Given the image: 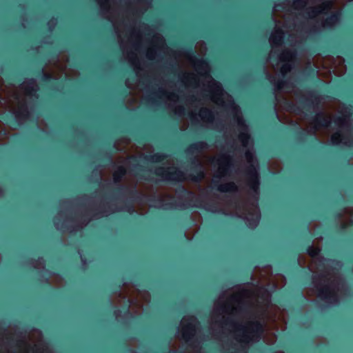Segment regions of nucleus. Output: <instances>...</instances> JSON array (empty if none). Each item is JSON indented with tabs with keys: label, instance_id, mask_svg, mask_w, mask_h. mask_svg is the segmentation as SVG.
I'll list each match as a JSON object with an SVG mask.
<instances>
[{
	"label": "nucleus",
	"instance_id": "a19ab883",
	"mask_svg": "<svg viewBox=\"0 0 353 353\" xmlns=\"http://www.w3.org/2000/svg\"><path fill=\"white\" fill-rule=\"evenodd\" d=\"M216 137H217V136H216V135L208 134L205 137V139L210 143H215V142H216Z\"/></svg>",
	"mask_w": 353,
	"mask_h": 353
},
{
	"label": "nucleus",
	"instance_id": "423d86ee",
	"mask_svg": "<svg viewBox=\"0 0 353 353\" xmlns=\"http://www.w3.org/2000/svg\"><path fill=\"white\" fill-rule=\"evenodd\" d=\"M246 175L248 178V185L252 192L259 194L260 178L254 165L250 164L245 170Z\"/></svg>",
	"mask_w": 353,
	"mask_h": 353
},
{
	"label": "nucleus",
	"instance_id": "9b49d317",
	"mask_svg": "<svg viewBox=\"0 0 353 353\" xmlns=\"http://www.w3.org/2000/svg\"><path fill=\"white\" fill-rule=\"evenodd\" d=\"M168 168L169 167L165 166H156L154 170L150 168L145 169L143 165L136 163L132 164L131 170L134 172V174L136 172H139V173H145L146 174H148V172H150L157 176V179H159L163 174L167 171Z\"/></svg>",
	"mask_w": 353,
	"mask_h": 353
},
{
	"label": "nucleus",
	"instance_id": "3c124183",
	"mask_svg": "<svg viewBox=\"0 0 353 353\" xmlns=\"http://www.w3.org/2000/svg\"><path fill=\"white\" fill-rule=\"evenodd\" d=\"M177 113L179 115L184 114H185V108L183 107H179L178 108Z\"/></svg>",
	"mask_w": 353,
	"mask_h": 353
},
{
	"label": "nucleus",
	"instance_id": "a211bd4d",
	"mask_svg": "<svg viewBox=\"0 0 353 353\" xmlns=\"http://www.w3.org/2000/svg\"><path fill=\"white\" fill-rule=\"evenodd\" d=\"M341 17V12L340 11H336L332 12L330 16H328L323 22V26L327 28L333 27L336 23H338Z\"/></svg>",
	"mask_w": 353,
	"mask_h": 353
},
{
	"label": "nucleus",
	"instance_id": "69168bd1",
	"mask_svg": "<svg viewBox=\"0 0 353 353\" xmlns=\"http://www.w3.org/2000/svg\"><path fill=\"white\" fill-rule=\"evenodd\" d=\"M214 85L216 86V88L218 90H221V85L219 84V83L215 82V83H214Z\"/></svg>",
	"mask_w": 353,
	"mask_h": 353
},
{
	"label": "nucleus",
	"instance_id": "f8f14e48",
	"mask_svg": "<svg viewBox=\"0 0 353 353\" xmlns=\"http://www.w3.org/2000/svg\"><path fill=\"white\" fill-rule=\"evenodd\" d=\"M217 161L224 175L229 174L234 167V159L230 154H222Z\"/></svg>",
	"mask_w": 353,
	"mask_h": 353
},
{
	"label": "nucleus",
	"instance_id": "79ce46f5",
	"mask_svg": "<svg viewBox=\"0 0 353 353\" xmlns=\"http://www.w3.org/2000/svg\"><path fill=\"white\" fill-rule=\"evenodd\" d=\"M248 227L249 228H254L256 227L258 224V220L254 219H248Z\"/></svg>",
	"mask_w": 353,
	"mask_h": 353
},
{
	"label": "nucleus",
	"instance_id": "1a4fd4ad",
	"mask_svg": "<svg viewBox=\"0 0 353 353\" xmlns=\"http://www.w3.org/2000/svg\"><path fill=\"white\" fill-rule=\"evenodd\" d=\"M305 235L308 236L306 246L301 245V250L306 252L310 257L315 259L317 258L321 253V249L318 247H314L312 243V239L313 235L310 233L308 224L306 225L305 228Z\"/></svg>",
	"mask_w": 353,
	"mask_h": 353
},
{
	"label": "nucleus",
	"instance_id": "4468645a",
	"mask_svg": "<svg viewBox=\"0 0 353 353\" xmlns=\"http://www.w3.org/2000/svg\"><path fill=\"white\" fill-rule=\"evenodd\" d=\"M28 117V112H26V113H23L22 112H17L16 114H12V113H8V114H6L3 117V119L7 123H9L10 125H14V126H17V127H19L21 126V123L19 122V120H21V119H27Z\"/></svg>",
	"mask_w": 353,
	"mask_h": 353
},
{
	"label": "nucleus",
	"instance_id": "e2e57ef3",
	"mask_svg": "<svg viewBox=\"0 0 353 353\" xmlns=\"http://www.w3.org/2000/svg\"><path fill=\"white\" fill-rule=\"evenodd\" d=\"M167 353H182L181 352L177 351V350H169Z\"/></svg>",
	"mask_w": 353,
	"mask_h": 353
},
{
	"label": "nucleus",
	"instance_id": "f704fd0d",
	"mask_svg": "<svg viewBox=\"0 0 353 353\" xmlns=\"http://www.w3.org/2000/svg\"><path fill=\"white\" fill-rule=\"evenodd\" d=\"M123 285H124V279H123L119 280L117 283H114L112 285V286L114 287L112 293H115L117 292L120 291Z\"/></svg>",
	"mask_w": 353,
	"mask_h": 353
},
{
	"label": "nucleus",
	"instance_id": "20e7f679",
	"mask_svg": "<svg viewBox=\"0 0 353 353\" xmlns=\"http://www.w3.org/2000/svg\"><path fill=\"white\" fill-rule=\"evenodd\" d=\"M223 323L225 325L235 327L236 331L241 332V336L245 342H249L251 340V337L248 333H251L254 335H261L263 332V325L259 321L250 322L248 328L236 323V322L231 318L225 319Z\"/></svg>",
	"mask_w": 353,
	"mask_h": 353
},
{
	"label": "nucleus",
	"instance_id": "6ab92c4d",
	"mask_svg": "<svg viewBox=\"0 0 353 353\" xmlns=\"http://www.w3.org/2000/svg\"><path fill=\"white\" fill-rule=\"evenodd\" d=\"M176 192L182 194L186 199H190L189 201L183 203V205L185 208H189L192 206L191 202L193 201V199L195 197L194 193L190 190H188L185 187L181 185L179 188L176 189Z\"/></svg>",
	"mask_w": 353,
	"mask_h": 353
},
{
	"label": "nucleus",
	"instance_id": "393cba45",
	"mask_svg": "<svg viewBox=\"0 0 353 353\" xmlns=\"http://www.w3.org/2000/svg\"><path fill=\"white\" fill-rule=\"evenodd\" d=\"M126 169L124 166L120 165L113 174V180L114 183H120L124 176L126 174Z\"/></svg>",
	"mask_w": 353,
	"mask_h": 353
},
{
	"label": "nucleus",
	"instance_id": "f257e3e1",
	"mask_svg": "<svg viewBox=\"0 0 353 353\" xmlns=\"http://www.w3.org/2000/svg\"><path fill=\"white\" fill-rule=\"evenodd\" d=\"M188 165L190 168V173L188 176V179L193 182L199 183L205 177L203 167L200 161L195 157H190L188 161ZM134 175L139 179L148 182L154 183H166L175 185L185 181L187 177L185 173L177 168H168L159 179H155L150 174L145 173H139L136 172Z\"/></svg>",
	"mask_w": 353,
	"mask_h": 353
},
{
	"label": "nucleus",
	"instance_id": "6e6552de",
	"mask_svg": "<svg viewBox=\"0 0 353 353\" xmlns=\"http://www.w3.org/2000/svg\"><path fill=\"white\" fill-rule=\"evenodd\" d=\"M332 1H325L317 7H312L307 9L305 14L308 18L313 19L319 14H327L332 8Z\"/></svg>",
	"mask_w": 353,
	"mask_h": 353
},
{
	"label": "nucleus",
	"instance_id": "c85d7f7f",
	"mask_svg": "<svg viewBox=\"0 0 353 353\" xmlns=\"http://www.w3.org/2000/svg\"><path fill=\"white\" fill-rule=\"evenodd\" d=\"M343 138V134L341 132H337L332 136L331 141L333 144L339 145L341 142L342 139Z\"/></svg>",
	"mask_w": 353,
	"mask_h": 353
},
{
	"label": "nucleus",
	"instance_id": "c756f323",
	"mask_svg": "<svg viewBox=\"0 0 353 353\" xmlns=\"http://www.w3.org/2000/svg\"><path fill=\"white\" fill-rule=\"evenodd\" d=\"M271 99H272V108H273V112H272V118H273V120H274V123L275 124H277L278 123V121L279 120V119L278 114H277V112L276 111V103L274 102L275 96H274V93L271 96Z\"/></svg>",
	"mask_w": 353,
	"mask_h": 353
},
{
	"label": "nucleus",
	"instance_id": "e433bc0d",
	"mask_svg": "<svg viewBox=\"0 0 353 353\" xmlns=\"http://www.w3.org/2000/svg\"><path fill=\"white\" fill-rule=\"evenodd\" d=\"M307 134L306 132L303 129L299 128V130L296 132V137L299 140L305 139L307 137Z\"/></svg>",
	"mask_w": 353,
	"mask_h": 353
},
{
	"label": "nucleus",
	"instance_id": "bb28decb",
	"mask_svg": "<svg viewBox=\"0 0 353 353\" xmlns=\"http://www.w3.org/2000/svg\"><path fill=\"white\" fill-rule=\"evenodd\" d=\"M239 139L243 146L246 147L251 139L250 134L247 132H241L239 135Z\"/></svg>",
	"mask_w": 353,
	"mask_h": 353
},
{
	"label": "nucleus",
	"instance_id": "37998d69",
	"mask_svg": "<svg viewBox=\"0 0 353 353\" xmlns=\"http://www.w3.org/2000/svg\"><path fill=\"white\" fill-rule=\"evenodd\" d=\"M299 304L301 305H305V302H306V299L304 296L302 292H301L299 294Z\"/></svg>",
	"mask_w": 353,
	"mask_h": 353
},
{
	"label": "nucleus",
	"instance_id": "4be33fe9",
	"mask_svg": "<svg viewBox=\"0 0 353 353\" xmlns=\"http://www.w3.org/2000/svg\"><path fill=\"white\" fill-rule=\"evenodd\" d=\"M284 32L281 28H277L275 30L274 34L271 37L272 43L276 46H280L283 44L284 41Z\"/></svg>",
	"mask_w": 353,
	"mask_h": 353
},
{
	"label": "nucleus",
	"instance_id": "5701e85b",
	"mask_svg": "<svg viewBox=\"0 0 353 353\" xmlns=\"http://www.w3.org/2000/svg\"><path fill=\"white\" fill-rule=\"evenodd\" d=\"M195 327L192 323H188L184 328L182 337L186 341H190L194 335Z\"/></svg>",
	"mask_w": 353,
	"mask_h": 353
},
{
	"label": "nucleus",
	"instance_id": "bf43d9fd",
	"mask_svg": "<svg viewBox=\"0 0 353 353\" xmlns=\"http://www.w3.org/2000/svg\"><path fill=\"white\" fill-rule=\"evenodd\" d=\"M165 205L169 207L170 208H173L174 206L175 205V203H167Z\"/></svg>",
	"mask_w": 353,
	"mask_h": 353
},
{
	"label": "nucleus",
	"instance_id": "72a5a7b5",
	"mask_svg": "<svg viewBox=\"0 0 353 353\" xmlns=\"http://www.w3.org/2000/svg\"><path fill=\"white\" fill-rule=\"evenodd\" d=\"M37 91H38L37 88L28 86L26 90V93L28 95L34 97L37 99L39 97Z\"/></svg>",
	"mask_w": 353,
	"mask_h": 353
},
{
	"label": "nucleus",
	"instance_id": "6e6d98bb",
	"mask_svg": "<svg viewBox=\"0 0 353 353\" xmlns=\"http://www.w3.org/2000/svg\"><path fill=\"white\" fill-rule=\"evenodd\" d=\"M124 314H128V315H131V313H130V309H129V306H126L125 307V309L124 310Z\"/></svg>",
	"mask_w": 353,
	"mask_h": 353
},
{
	"label": "nucleus",
	"instance_id": "09e8293b",
	"mask_svg": "<svg viewBox=\"0 0 353 353\" xmlns=\"http://www.w3.org/2000/svg\"><path fill=\"white\" fill-rule=\"evenodd\" d=\"M228 308L229 306L227 304H224L219 307V310H221L223 312H227Z\"/></svg>",
	"mask_w": 353,
	"mask_h": 353
},
{
	"label": "nucleus",
	"instance_id": "864d4df0",
	"mask_svg": "<svg viewBox=\"0 0 353 353\" xmlns=\"http://www.w3.org/2000/svg\"><path fill=\"white\" fill-rule=\"evenodd\" d=\"M292 261H293V263L295 265H299V259L296 256H294L292 259Z\"/></svg>",
	"mask_w": 353,
	"mask_h": 353
},
{
	"label": "nucleus",
	"instance_id": "2eb2a0df",
	"mask_svg": "<svg viewBox=\"0 0 353 353\" xmlns=\"http://www.w3.org/2000/svg\"><path fill=\"white\" fill-rule=\"evenodd\" d=\"M214 187L221 192H236L238 191V187L234 182H228L223 184H220L218 181H213Z\"/></svg>",
	"mask_w": 353,
	"mask_h": 353
},
{
	"label": "nucleus",
	"instance_id": "603ef678",
	"mask_svg": "<svg viewBox=\"0 0 353 353\" xmlns=\"http://www.w3.org/2000/svg\"><path fill=\"white\" fill-rule=\"evenodd\" d=\"M115 308H116V310H114L113 315L115 316H119L121 311L117 307Z\"/></svg>",
	"mask_w": 353,
	"mask_h": 353
},
{
	"label": "nucleus",
	"instance_id": "49530a36",
	"mask_svg": "<svg viewBox=\"0 0 353 353\" xmlns=\"http://www.w3.org/2000/svg\"><path fill=\"white\" fill-rule=\"evenodd\" d=\"M128 94V92L126 89H123L119 92V95L123 97V98H125Z\"/></svg>",
	"mask_w": 353,
	"mask_h": 353
},
{
	"label": "nucleus",
	"instance_id": "de8ad7c7",
	"mask_svg": "<svg viewBox=\"0 0 353 353\" xmlns=\"http://www.w3.org/2000/svg\"><path fill=\"white\" fill-rule=\"evenodd\" d=\"M276 21L273 18L272 13L269 14L268 23L270 25L276 23Z\"/></svg>",
	"mask_w": 353,
	"mask_h": 353
},
{
	"label": "nucleus",
	"instance_id": "4c0bfd02",
	"mask_svg": "<svg viewBox=\"0 0 353 353\" xmlns=\"http://www.w3.org/2000/svg\"><path fill=\"white\" fill-rule=\"evenodd\" d=\"M125 212H127L128 213H132V212H134V206H133V203H126L123 208H122Z\"/></svg>",
	"mask_w": 353,
	"mask_h": 353
},
{
	"label": "nucleus",
	"instance_id": "4d7b16f0",
	"mask_svg": "<svg viewBox=\"0 0 353 353\" xmlns=\"http://www.w3.org/2000/svg\"><path fill=\"white\" fill-rule=\"evenodd\" d=\"M346 228H347V225L345 223L341 224L340 229H341V231L345 230Z\"/></svg>",
	"mask_w": 353,
	"mask_h": 353
},
{
	"label": "nucleus",
	"instance_id": "ddd939ff",
	"mask_svg": "<svg viewBox=\"0 0 353 353\" xmlns=\"http://www.w3.org/2000/svg\"><path fill=\"white\" fill-rule=\"evenodd\" d=\"M312 122L314 124L315 130L320 128H328L331 125V120L324 112L320 111L312 117Z\"/></svg>",
	"mask_w": 353,
	"mask_h": 353
},
{
	"label": "nucleus",
	"instance_id": "412c9836",
	"mask_svg": "<svg viewBox=\"0 0 353 353\" xmlns=\"http://www.w3.org/2000/svg\"><path fill=\"white\" fill-rule=\"evenodd\" d=\"M37 77H40L41 81L45 85H49L52 83L54 79L52 74L48 73H45L43 72V69L41 68L37 70L35 73Z\"/></svg>",
	"mask_w": 353,
	"mask_h": 353
},
{
	"label": "nucleus",
	"instance_id": "9d476101",
	"mask_svg": "<svg viewBox=\"0 0 353 353\" xmlns=\"http://www.w3.org/2000/svg\"><path fill=\"white\" fill-rule=\"evenodd\" d=\"M251 294V291L248 289H242L238 294H232L230 296L229 300L231 301H238L240 305L239 306V310L242 312H248V308L251 305L250 303L244 301L241 297H248Z\"/></svg>",
	"mask_w": 353,
	"mask_h": 353
},
{
	"label": "nucleus",
	"instance_id": "5fc2aeb1",
	"mask_svg": "<svg viewBox=\"0 0 353 353\" xmlns=\"http://www.w3.org/2000/svg\"><path fill=\"white\" fill-rule=\"evenodd\" d=\"M334 215L336 218L340 219L342 216V213L341 212H336Z\"/></svg>",
	"mask_w": 353,
	"mask_h": 353
},
{
	"label": "nucleus",
	"instance_id": "680f3d73",
	"mask_svg": "<svg viewBox=\"0 0 353 353\" xmlns=\"http://www.w3.org/2000/svg\"><path fill=\"white\" fill-rule=\"evenodd\" d=\"M148 101H150V102H151V103H156V101H155V100H154V99L153 97H148Z\"/></svg>",
	"mask_w": 353,
	"mask_h": 353
},
{
	"label": "nucleus",
	"instance_id": "39448f33",
	"mask_svg": "<svg viewBox=\"0 0 353 353\" xmlns=\"http://www.w3.org/2000/svg\"><path fill=\"white\" fill-rule=\"evenodd\" d=\"M183 53L189 59L193 61L196 68L198 70L204 71L209 68V63L207 59L198 58L192 44H186L182 48Z\"/></svg>",
	"mask_w": 353,
	"mask_h": 353
},
{
	"label": "nucleus",
	"instance_id": "0eeeda50",
	"mask_svg": "<svg viewBox=\"0 0 353 353\" xmlns=\"http://www.w3.org/2000/svg\"><path fill=\"white\" fill-rule=\"evenodd\" d=\"M317 296L321 300H324L327 303H333L338 301L337 294L335 290L330 285H324L316 288Z\"/></svg>",
	"mask_w": 353,
	"mask_h": 353
},
{
	"label": "nucleus",
	"instance_id": "774afa93",
	"mask_svg": "<svg viewBox=\"0 0 353 353\" xmlns=\"http://www.w3.org/2000/svg\"><path fill=\"white\" fill-rule=\"evenodd\" d=\"M319 278H320L321 280H325V279H326V276H325V275H324V274H321V275L319 276Z\"/></svg>",
	"mask_w": 353,
	"mask_h": 353
},
{
	"label": "nucleus",
	"instance_id": "b1692460",
	"mask_svg": "<svg viewBox=\"0 0 353 353\" xmlns=\"http://www.w3.org/2000/svg\"><path fill=\"white\" fill-rule=\"evenodd\" d=\"M199 115L201 119H205L210 123L214 119V112L207 108H202L199 111Z\"/></svg>",
	"mask_w": 353,
	"mask_h": 353
},
{
	"label": "nucleus",
	"instance_id": "7ed1b4c3",
	"mask_svg": "<svg viewBox=\"0 0 353 353\" xmlns=\"http://www.w3.org/2000/svg\"><path fill=\"white\" fill-rule=\"evenodd\" d=\"M321 102V94L319 90L309 89L307 96L301 95L299 98V105L292 101H286L285 107L287 110L300 114L303 110L310 112L312 109L317 108Z\"/></svg>",
	"mask_w": 353,
	"mask_h": 353
},
{
	"label": "nucleus",
	"instance_id": "7c9ffc66",
	"mask_svg": "<svg viewBox=\"0 0 353 353\" xmlns=\"http://www.w3.org/2000/svg\"><path fill=\"white\" fill-rule=\"evenodd\" d=\"M303 74L306 78L311 79H315L316 74V70L312 67L307 68L303 72Z\"/></svg>",
	"mask_w": 353,
	"mask_h": 353
},
{
	"label": "nucleus",
	"instance_id": "2f4dec72",
	"mask_svg": "<svg viewBox=\"0 0 353 353\" xmlns=\"http://www.w3.org/2000/svg\"><path fill=\"white\" fill-rule=\"evenodd\" d=\"M181 81L182 82H184V81H188V82H190V83H196V79L195 78V77L192 74H189V73H183V77H181Z\"/></svg>",
	"mask_w": 353,
	"mask_h": 353
},
{
	"label": "nucleus",
	"instance_id": "a878e982",
	"mask_svg": "<svg viewBox=\"0 0 353 353\" xmlns=\"http://www.w3.org/2000/svg\"><path fill=\"white\" fill-rule=\"evenodd\" d=\"M352 108L351 106L345 108V110H347V116H344L343 117H338L334 119V123L336 125H345L346 124L347 117H350L352 114V112H351L352 108Z\"/></svg>",
	"mask_w": 353,
	"mask_h": 353
},
{
	"label": "nucleus",
	"instance_id": "c03bdc74",
	"mask_svg": "<svg viewBox=\"0 0 353 353\" xmlns=\"http://www.w3.org/2000/svg\"><path fill=\"white\" fill-rule=\"evenodd\" d=\"M245 157L249 162H251L254 159L252 153L250 151L245 152Z\"/></svg>",
	"mask_w": 353,
	"mask_h": 353
},
{
	"label": "nucleus",
	"instance_id": "0e129e2a",
	"mask_svg": "<svg viewBox=\"0 0 353 353\" xmlns=\"http://www.w3.org/2000/svg\"><path fill=\"white\" fill-rule=\"evenodd\" d=\"M34 79H30L28 80V83L29 85H32V84H34Z\"/></svg>",
	"mask_w": 353,
	"mask_h": 353
},
{
	"label": "nucleus",
	"instance_id": "f03ea898",
	"mask_svg": "<svg viewBox=\"0 0 353 353\" xmlns=\"http://www.w3.org/2000/svg\"><path fill=\"white\" fill-rule=\"evenodd\" d=\"M296 52L295 50H285L281 55V61L284 63L280 68V74L282 79H275L272 75L266 73L269 79H273L274 81L271 82L274 87L276 92H280L283 88H292L294 85L290 83V79L287 77V74L293 69L292 63L296 58Z\"/></svg>",
	"mask_w": 353,
	"mask_h": 353
},
{
	"label": "nucleus",
	"instance_id": "cd10ccee",
	"mask_svg": "<svg viewBox=\"0 0 353 353\" xmlns=\"http://www.w3.org/2000/svg\"><path fill=\"white\" fill-rule=\"evenodd\" d=\"M107 150L108 152L106 153V157L108 161H112V154L115 152L116 145L114 143H108Z\"/></svg>",
	"mask_w": 353,
	"mask_h": 353
},
{
	"label": "nucleus",
	"instance_id": "052dcab7",
	"mask_svg": "<svg viewBox=\"0 0 353 353\" xmlns=\"http://www.w3.org/2000/svg\"><path fill=\"white\" fill-rule=\"evenodd\" d=\"M304 272H305V276H306L308 279H310V278L311 277V274H310V271H308V270H305V271H304Z\"/></svg>",
	"mask_w": 353,
	"mask_h": 353
},
{
	"label": "nucleus",
	"instance_id": "c9c22d12",
	"mask_svg": "<svg viewBox=\"0 0 353 353\" xmlns=\"http://www.w3.org/2000/svg\"><path fill=\"white\" fill-rule=\"evenodd\" d=\"M132 135L134 141H136L137 142H138L139 143L148 141V139H147L146 136H145V135L138 134H132Z\"/></svg>",
	"mask_w": 353,
	"mask_h": 353
},
{
	"label": "nucleus",
	"instance_id": "8fccbe9b",
	"mask_svg": "<svg viewBox=\"0 0 353 353\" xmlns=\"http://www.w3.org/2000/svg\"><path fill=\"white\" fill-rule=\"evenodd\" d=\"M170 69V70L172 71V72H173L174 74L176 73V71L177 70V68H176V64H170V67L169 68Z\"/></svg>",
	"mask_w": 353,
	"mask_h": 353
},
{
	"label": "nucleus",
	"instance_id": "ea45409f",
	"mask_svg": "<svg viewBox=\"0 0 353 353\" xmlns=\"http://www.w3.org/2000/svg\"><path fill=\"white\" fill-rule=\"evenodd\" d=\"M237 123H238V125H239V127L242 129V130H247V126L245 123V121L244 120L241 118V117H237Z\"/></svg>",
	"mask_w": 353,
	"mask_h": 353
},
{
	"label": "nucleus",
	"instance_id": "473e14b6",
	"mask_svg": "<svg viewBox=\"0 0 353 353\" xmlns=\"http://www.w3.org/2000/svg\"><path fill=\"white\" fill-rule=\"evenodd\" d=\"M293 5L296 9H303L306 6L305 0H294Z\"/></svg>",
	"mask_w": 353,
	"mask_h": 353
},
{
	"label": "nucleus",
	"instance_id": "13d9d810",
	"mask_svg": "<svg viewBox=\"0 0 353 353\" xmlns=\"http://www.w3.org/2000/svg\"><path fill=\"white\" fill-rule=\"evenodd\" d=\"M228 146H229V148H228V151L229 152H232V151L235 150L233 143L232 144H228Z\"/></svg>",
	"mask_w": 353,
	"mask_h": 353
},
{
	"label": "nucleus",
	"instance_id": "aec40b11",
	"mask_svg": "<svg viewBox=\"0 0 353 353\" xmlns=\"http://www.w3.org/2000/svg\"><path fill=\"white\" fill-rule=\"evenodd\" d=\"M125 191H128V195L132 199H135L139 194V192L136 189L128 190V187L124 185H119L114 189V192L117 195H123Z\"/></svg>",
	"mask_w": 353,
	"mask_h": 353
},
{
	"label": "nucleus",
	"instance_id": "58836bf2",
	"mask_svg": "<svg viewBox=\"0 0 353 353\" xmlns=\"http://www.w3.org/2000/svg\"><path fill=\"white\" fill-rule=\"evenodd\" d=\"M8 343L11 345H19L21 343H23L24 341L22 340H17L13 338H9Z\"/></svg>",
	"mask_w": 353,
	"mask_h": 353
},
{
	"label": "nucleus",
	"instance_id": "dca6fc26",
	"mask_svg": "<svg viewBox=\"0 0 353 353\" xmlns=\"http://www.w3.org/2000/svg\"><path fill=\"white\" fill-rule=\"evenodd\" d=\"M168 155L164 152H156L152 154L143 155V159L145 162L152 163H160L165 161Z\"/></svg>",
	"mask_w": 353,
	"mask_h": 353
},
{
	"label": "nucleus",
	"instance_id": "338daca9",
	"mask_svg": "<svg viewBox=\"0 0 353 353\" xmlns=\"http://www.w3.org/2000/svg\"><path fill=\"white\" fill-rule=\"evenodd\" d=\"M95 183L99 184V185L101 184V178H97V180L95 181Z\"/></svg>",
	"mask_w": 353,
	"mask_h": 353
},
{
	"label": "nucleus",
	"instance_id": "f3484780",
	"mask_svg": "<svg viewBox=\"0 0 353 353\" xmlns=\"http://www.w3.org/2000/svg\"><path fill=\"white\" fill-rule=\"evenodd\" d=\"M209 147L205 141H197L190 143L185 150L187 154H194L201 152Z\"/></svg>",
	"mask_w": 353,
	"mask_h": 353
},
{
	"label": "nucleus",
	"instance_id": "a18cd8bd",
	"mask_svg": "<svg viewBox=\"0 0 353 353\" xmlns=\"http://www.w3.org/2000/svg\"><path fill=\"white\" fill-rule=\"evenodd\" d=\"M228 106L234 110L238 111V107L235 105L234 102L233 101H230L228 103Z\"/></svg>",
	"mask_w": 353,
	"mask_h": 353
}]
</instances>
